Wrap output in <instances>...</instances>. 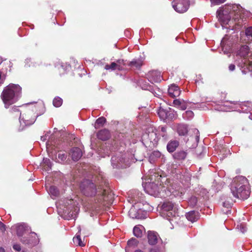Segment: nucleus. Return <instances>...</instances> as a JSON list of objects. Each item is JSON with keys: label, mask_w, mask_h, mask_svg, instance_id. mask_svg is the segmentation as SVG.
I'll use <instances>...</instances> for the list:
<instances>
[{"label": "nucleus", "mask_w": 252, "mask_h": 252, "mask_svg": "<svg viewBox=\"0 0 252 252\" xmlns=\"http://www.w3.org/2000/svg\"><path fill=\"white\" fill-rule=\"evenodd\" d=\"M241 7L238 5H225L217 12L220 21L223 26L228 25L226 28L235 29L242 26L245 20L242 17Z\"/></svg>", "instance_id": "nucleus-1"}, {"label": "nucleus", "mask_w": 252, "mask_h": 252, "mask_svg": "<svg viewBox=\"0 0 252 252\" xmlns=\"http://www.w3.org/2000/svg\"><path fill=\"white\" fill-rule=\"evenodd\" d=\"M230 189L235 197L243 200L247 199L250 194L248 181L244 176L236 177L231 184Z\"/></svg>", "instance_id": "nucleus-2"}, {"label": "nucleus", "mask_w": 252, "mask_h": 252, "mask_svg": "<svg viewBox=\"0 0 252 252\" xmlns=\"http://www.w3.org/2000/svg\"><path fill=\"white\" fill-rule=\"evenodd\" d=\"M80 187L82 193L86 196L97 195V201L99 202L107 201L111 198L112 195L107 194L105 189L99 188L96 189L94 184L89 180L83 181L81 183Z\"/></svg>", "instance_id": "nucleus-3"}, {"label": "nucleus", "mask_w": 252, "mask_h": 252, "mask_svg": "<svg viewBox=\"0 0 252 252\" xmlns=\"http://www.w3.org/2000/svg\"><path fill=\"white\" fill-rule=\"evenodd\" d=\"M21 92L22 88L19 85L13 84H9L3 89L1 97L6 108L15 102V98L20 95Z\"/></svg>", "instance_id": "nucleus-4"}, {"label": "nucleus", "mask_w": 252, "mask_h": 252, "mask_svg": "<svg viewBox=\"0 0 252 252\" xmlns=\"http://www.w3.org/2000/svg\"><path fill=\"white\" fill-rule=\"evenodd\" d=\"M59 140H51L46 143V148L48 154L53 159L59 162L65 160L67 156L63 151H61Z\"/></svg>", "instance_id": "nucleus-5"}, {"label": "nucleus", "mask_w": 252, "mask_h": 252, "mask_svg": "<svg viewBox=\"0 0 252 252\" xmlns=\"http://www.w3.org/2000/svg\"><path fill=\"white\" fill-rule=\"evenodd\" d=\"M78 204L76 200L66 199L60 203V209L67 219H75L79 211Z\"/></svg>", "instance_id": "nucleus-6"}, {"label": "nucleus", "mask_w": 252, "mask_h": 252, "mask_svg": "<svg viewBox=\"0 0 252 252\" xmlns=\"http://www.w3.org/2000/svg\"><path fill=\"white\" fill-rule=\"evenodd\" d=\"M161 215L170 221H176L177 217L179 216L177 205L169 201L164 202L162 205Z\"/></svg>", "instance_id": "nucleus-7"}, {"label": "nucleus", "mask_w": 252, "mask_h": 252, "mask_svg": "<svg viewBox=\"0 0 252 252\" xmlns=\"http://www.w3.org/2000/svg\"><path fill=\"white\" fill-rule=\"evenodd\" d=\"M38 116L34 111H22L19 117V130H23L26 126L33 124Z\"/></svg>", "instance_id": "nucleus-8"}, {"label": "nucleus", "mask_w": 252, "mask_h": 252, "mask_svg": "<svg viewBox=\"0 0 252 252\" xmlns=\"http://www.w3.org/2000/svg\"><path fill=\"white\" fill-rule=\"evenodd\" d=\"M238 54L244 58L248 57V59L245 60L244 62L245 66L249 71H252V53L250 52L248 46H242L238 51Z\"/></svg>", "instance_id": "nucleus-9"}, {"label": "nucleus", "mask_w": 252, "mask_h": 252, "mask_svg": "<svg viewBox=\"0 0 252 252\" xmlns=\"http://www.w3.org/2000/svg\"><path fill=\"white\" fill-rule=\"evenodd\" d=\"M125 155L119 153L111 158L113 168H126L129 166L128 160L125 159Z\"/></svg>", "instance_id": "nucleus-10"}, {"label": "nucleus", "mask_w": 252, "mask_h": 252, "mask_svg": "<svg viewBox=\"0 0 252 252\" xmlns=\"http://www.w3.org/2000/svg\"><path fill=\"white\" fill-rule=\"evenodd\" d=\"M172 4L175 10L179 13L187 11L189 5V0H174Z\"/></svg>", "instance_id": "nucleus-11"}, {"label": "nucleus", "mask_w": 252, "mask_h": 252, "mask_svg": "<svg viewBox=\"0 0 252 252\" xmlns=\"http://www.w3.org/2000/svg\"><path fill=\"white\" fill-rule=\"evenodd\" d=\"M158 136V133L152 129L151 131H149L148 133L143 135V139L145 140L148 139L150 143H152V146H155L158 144L159 140Z\"/></svg>", "instance_id": "nucleus-12"}, {"label": "nucleus", "mask_w": 252, "mask_h": 252, "mask_svg": "<svg viewBox=\"0 0 252 252\" xmlns=\"http://www.w3.org/2000/svg\"><path fill=\"white\" fill-rule=\"evenodd\" d=\"M160 119L167 122L176 117V111H158Z\"/></svg>", "instance_id": "nucleus-13"}, {"label": "nucleus", "mask_w": 252, "mask_h": 252, "mask_svg": "<svg viewBox=\"0 0 252 252\" xmlns=\"http://www.w3.org/2000/svg\"><path fill=\"white\" fill-rule=\"evenodd\" d=\"M149 80L152 83H159L161 81L162 76L161 72L158 70H152L148 72Z\"/></svg>", "instance_id": "nucleus-14"}, {"label": "nucleus", "mask_w": 252, "mask_h": 252, "mask_svg": "<svg viewBox=\"0 0 252 252\" xmlns=\"http://www.w3.org/2000/svg\"><path fill=\"white\" fill-rule=\"evenodd\" d=\"M146 190L148 193L154 196H158L160 192L159 187L154 182L149 183Z\"/></svg>", "instance_id": "nucleus-15"}, {"label": "nucleus", "mask_w": 252, "mask_h": 252, "mask_svg": "<svg viewBox=\"0 0 252 252\" xmlns=\"http://www.w3.org/2000/svg\"><path fill=\"white\" fill-rule=\"evenodd\" d=\"M181 90L178 86L175 84L171 85L168 88L169 95L172 98L179 96L181 94Z\"/></svg>", "instance_id": "nucleus-16"}, {"label": "nucleus", "mask_w": 252, "mask_h": 252, "mask_svg": "<svg viewBox=\"0 0 252 252\" xmlns=\"http://www.w3.org/2000/svg\"><path fill=\"white\" fill-rule=\"evenodd\" d=\"M69 154L74 161L79 160L82 156L81 150L77 147L73 148Z\"/></svg>", "instance_id": "nucleus-17"}, {"label": "nucleus", "mask_w": 252, "mask_h": 252, "mask_svg": "<svg viewBox=\"0 0 252 252\" xmlns=\"http://www.w3.org/2000/svg\"><path fill=\"white\" fill-rule=\"evenodd\" d=\"M13 227L16 229L17 234L19 236H22L28 229V226L25 223L18 224Z\"/></svg>", "instance_id": "nucleus-18"}, {"label": "nucleus", "mask_w": 252, "mask_h": 252, "mask_svg": "<svg viewBox=\"0 0 252 252\" xmlns=\"http://www.w3.org/2000/svg\"><path fill=\"white\" fill-rule=\"evenodd\" d=\"M158 235L153 231H149L148 233V239L149 244L154 245L158 242Z\"/></svg>", "instance_id": "nucleus-19"}, {"label": "nucleus", "mask_w": 252, "mask_h": 252, "mask_svg": "<svg viewBox=\"0 0 252 252\" xmlns=\"http://www.w3.org/2000/svg\"><path fill=\"white\" fill-rule=\"evenodd\" d=\"M31 237H32L33 239L27 240H25V238H23L21 239V241L23 243L29 244H31L32 246H34L38 243V238H37L36 233L34 232L31 233Z\"/></svg>", "instance_id": "nucleus-20"}, {"label": "nucleus", "mask_w": 252, "mask_h": 252, "mask_svg": "<svg viewBox=\"0 0 252 252\" xmlns=\"http://www.w3.org/2000/svg\"><path fill=\"white\" fill-rule=\"evenodd\" d=\"M186 217L189 221L194 222L199 219V216L198 212L192 211L187 213Z\"/></svg>", "instance_id": "nucleus-21"}, {"label": "nucleus", "mask_w": 252, "mask_h": 252, "mask_svg": "<svg viewBox=\"0 0 252 252\" xmlns=\"http://www.w3.org/2000/svg\"><path fill=\"white\" fill-rule=\"evenodd\" d=\"M109 137V131L106 129L100 130L97 133L98 138L103 141L107 140Z\"/></svg>", "instance_id": "nucleus-22"}, {"label": "nucleus", "mask_w": 252, "mask_h": 252, "mask_svg": "<svg viewBox=\"0 0 252 252\" xmlns=\"http://www.w3.org/2000/svg\"><path fill=\"white\" fill-rule=\"evenodd\" d=\"M187 155V153L183 150L178 151L175 152L173 156L174 159L178 160H184Z\"/></svg>", "instance_id": "nucleus-23"}, {"label": "nucleus", "mask_w": 252, "mask_h": 252, "mask_svg": "<svg viewBox=\"0 0 252 252\" xmlns=\"http://www.w3.org/2000/svg\"><path fill=\"white\" fill-rule=\"evenodd\" d=\"M179 146L177 140H171L167 145V150L170 153L173 152Z\"/></svg>", "instance_id": "nucleus-24"}, {"label": "nucleus", "mask_w": 252, "mask_h": 252, "mask_svg": "<svg viewBox=\"0 0 252 252\" xmlns=\"http://www.w3.org/2000/svg\"><path fill=\"white\" fill-rule=\"evenodd\" d=\"M41 166L44 170L48 171L51 169L52 163L49 159L44 158Z\"/></svg>", "instance_id": "nucleus-25"}, {"label": "nucleus", "mask_w": 252, "mask_h": 252, "mask_svg": "<svg viewBox=\"0 0 252 252\" xmlns=\"http://www.w3.org/2000/svg\"><path fill=\"white\" fill-rule=\"evenodd\" d=\"M161 154L158 151L153 152L149 156V161L151 163H154L156 160L160 158Z\"/></svg>", "instance_id": "nucleus-26"}, {"label": "nucleus", "mask_w": 252, "mask_h": 252, "mask_svg": "<svg viewBox=\"0 0 252 252\" xmlns=\"http://www.w3.org/2000/svg\"><path fill=\"white\" fill-rule=\"evenodd\" d=\"M177 132L180 135H185L188 132L187 126L184 124H179L177 128Z\"/></svg>", "instance_id": "nucleus-27"}, {"label": "nucleus", "mask_w": 252, "mask_h": 252, "mask_svg": "<svg viewBox=\"0 0 252 252\" xmlns=\"http://www.w3.org/2000/svg\"><path fill=\"white\" fill-rule=\"evenodd\" d=\"M166 189L170 193L175 196L178 194L176 191L179 190L180 188L175 185L170 184L169 185H167Z\"/></svg>", "instance_id": "nucleus-28"}, {"label": "nucleus", "mask_w": 252, "mask_h": 252, "mask_svg": "<svg viewBox=\"0 0 252 252\" xmlns=\"http://www.w3.org/2000/svg\"><path fill=\"white\" fill-rule=\"evenodd\" d=\"M142 62L140 60H134L128 63V66L136 69H139L142 65Z\"/></svg>", "instance_id": "nucleus-29"}, {"label": "nucleus", "mask_w": 252, "mask_h": 252, "mask_svg": "<svg viewBox=\"0 0 252 252\" xmlns=\"http://www.w3.org/2000/svg\"><path fill=\"white\" fill-rule=\"evenodd\" d=\"M73 243L75 245L83 247L85 245L84 243L82 241L80 234L78 233L73 239Z\"/></svg>", "instance_id": "nucleus-30"}, {"label": "nucleus", "mask_w": 252, "mask_h": 252, "mask_svg": "<svg viewBox=\"0 0 252 252\" xmlns=\"http://www.w3.org/2000/svg\"><path fill=\"white\" fill-rule=\"evenodd\" d=\"M115 63L117 64V70H122L126 65L125 61L123 59L116 60Z\"/></svg>", "instance_id": "nucleus-31"}, {"label": "nucleus", "mask_w": 252, "mask_h": 252, "mask_svg": "<svg viewBox=\"0 0 252 252\" xmlns=\"http://www.w3.org/2000/svg\"><path fill=\"white\" fill-rule=\"evenodd\" d=\"M158 135H160L162 137V141L165 142L168 138V135L166 133V129L165 127L162 126L160 129V133Z\"/></svg>", "instance_id": "nucleus-32"}, {"label": "nucleus", "mask_w": 252, "mask_h": 252, "mask_svg": "<svg viewBox=\"0 0 252 252\" xmlns=\"http://www.w3.org/2000/svg\"><path fill=\"white\" fill-rule=\"evenodd\" d=\"M182 116L184 119L189 120L193 117L194 114L193 111H184L182 114Z\"/></svg>", "instance_id": "nucleus-33"}, {"label": "nucleus", "mask_w": 252, "mask_h": 252, "mask_svg": "<svg viewBox=\"0 0 252 252\" xmlns=\"http://www.w3.org/2000/svg\"><path fill=\"white\" fill-rule=\"evenodd\" d=\"M63 104V99L59 97L56 96L53 100V104L56 107H60Z\"/></svg>", "instance_id": "nucleus-34"}, {"label": "nucleus", "mask_w": 252, "mask_h": 252, "mask_svg": "<svg viewBox=\"0 0 252 252\" xmlns=\"http://www.w3.org/2000/svg\"><path fill=\"white\" fill-rule=\"evenodd\" d=\"M133 234L137 237H141L142 236V231L140 226H135L133 230Z\"/></svg>", "instance_id": "nucleus-35"}, {"label": "nucleus", "mask_w": 252, "mask_h": 252, "mask_svg": "<svg viewBox=\"0 0 252 252\" xmlns=\"http://www.w3.org/2000/svg\"><path fill=\"white\" fill-rule=\"evenodd\" d=\"M49 193L53 196L56 197L59 194V192L58 189L55 186H51L49 189Z\"/></svg>", "instance_id": "nucleus-36"}, {"label": "nucleus", "mask_w": 252, "mask_h": 252, "mask_svg": "<svg viewBox=\"0 0 252 252\" xmlns=\"http://www.w3.org/2000/svg\"><path fill=\"white\" fill-rule=\"evenodd\" d=\"M104 68L106 70H115L117 69V64H116L115 62H112L110 64H106Z\"/></svg>", "instance_id": "nucleus-37"}, {"label": "nucleus", "mask_w": 252, "mask_h": 252, "mask_svg": "<svg viewBox=\"0 0 252 252\" xmlns=\"http://www.w3.org/2000/svg\"><path fill=\"white\" fill-rule=\"evenodd\" d=\"M106 119L104 117H101L99 118L96 121L95 123V127H99L100 126H102L105 123Z\"/></svg>", "instance_id": "nucleus-38"}, {"label": "nucleus", "mask_w": 252, "mask_h": 252, "mask_svg": "<svg viewBox=\"0 0 252 252\" xmlns=\"http://www.w3.org/2000/svg\"><path fill=\"white\" fill-rule=\"evenodd\" d=\"M245 107H247V108H246L245 110H247L248 109H252V103L251 102L247 101V102H244L241 104V108L242 109H244Z\"/></svg>", "instance_id": "nucleus-39"}, {"label": "nucleus", "mask_w": 252, "mask_h": 252, "mask_svg": "<svg viewBox=\"0 0 252 252\" xmlns=\"http://www.w3.org/2000/svg\"><path fill=\"white\" fill-rule=\"evenodd\" d=\"M245 33L249 39L252 41V27L247 28Z\"/></svg>", "instance_id": "nucleus-40"}, {"label": "nucleus", "mask_w": 252, "mask_h": 252, "mask_svg": "<svg viewBox=\"0 0 252 252\" xmlns=\"http://www.w3.org/2000/svg\"><path fill=\"white\" fill-rule=\"evenodd\" d=\"M231 204L232 203H227V202H224L223 203V206L225 207V208H226V210H222V211L225 214H228V213H230V211L229 210V209L230 208H231Z\"/></svg>", "instance_id": "nucleus-41"}, {"label": "nucleus", "mask_w": 252, "mask_h": 252, "mask_svg": "<svg viewBox=\"0 0 252 252\" xmlns=\"http://www.w3.org/2000/svg\"><path fill=\"white\" fill-rule=\"evenodd\" d=\"M138 244L137 240L135 238H132L127 242V245L129 247H131L133 246H136Z\"/></svg>", "instance_id": "nucleus-42"}, {"label": "nucleus", "mask_w": 252, "mask_h": 252, "mask_svg": "<svg viewBox=\"0 0 252 252\" xmlns=\"http://www.w3.org/2000/svg\"><path fill=\"white\" fill-rule=\"evenodd\" d=\"M197 202V199L195 196L191 197L189 200V203L190 205L194 206H195Z\"/></svg>", "instance_id": "nucleus-43"}, {"label": "nucleus", "mask_w": 252, "mask_h": 252, "mask_svg": "<svg viewBox=\"0 0 252 252\" xmlns=\"http://www.w3.org/2000/svg\"><path fill=\"white\" fill-rule=\"evenodd\" d=\"M237 228L240 230V231L244 233L246 231V227L244 224L243 223H240L239 224H238Z\"/></svg>", "instance_id": "nucleus-44"}, {"label": "nucleus", "mask_w": 252, "mask_h": 252, "mask_svg": "<svg viewBox=\"0 0 252 252\" xmlns=\"http://www.w3.org/2000/svg\"><path fill=\"white\" fill-rule=\"evenodd\" d=\"M193 132L195 135V139L196 142L198 143L199 141V132L198 130L197 129H194Z\"/></svg>", "instance_id": "nucleus-45"}, {"label": "nucleus", "mask_w": 252, "mask_h": 252, "mask_svg": "<svg viewBox=\"0 0 252 252\" xmlns=\"http://www.w3.org/2000/svg\"><path fill=\"white\" fill-rule=\"evenodd\" d=\"M183 100H181L179 99H175L173 101V104L175 106H180V105L182 104V102H183Z\"/></svg>", "instance_id": "nucleus-46"}, {"label": "nucleus", "mask_w": 252, "mask_h": 252, "mask_svg": "<svg viewBox=\"0 0 252 252\" xmlns=\"http://www.w3.org/2000/svg\"><path fill=\"white\" fill-rule=\"evenodd\" d=\"M135 207L134 206H133L130 209V211H129V215L130 216V217L132 218H138V216H133L132 215V214L135 212Z\"/></svg>", "instance_id": "nucleus-47"}, {"label": "nucleus", "mask_w": 252, "mask_h": 252, "mask_svg": "<svg viewBox=\"0 0 252 252\" xmlns=\"http://www.w3.org/2000/svg\"><path fill=\"white\" fill-rule=\"evenodd\" d=\"M212 3L215 4H220L223 3L226 0H210Z\"/></svg>", "instance_id": "nucleus-48"}, {"label": "nucleus", "mask_w": 252, "mask_h": 252, "mask_svg": "<svg viewBox=\"0 0 252 252\" xmlns=\"http://www.w3.org/2000/svg\"><path fill=\"white\" fill-rule=\"evenodd\" d=\"M180 108L182 110H185L187 108V104L184 100L180 105Z\"/></svg>", "instance_id": "nucleus-49"}, {"label": "nucleus", "mask_w": 252, "mask_h": 252, "mask_svg": "<svg viewBox=\"0 0 252 252\" xmlns=\"http://www.w3.org/2000/svg\"><path fill=\"white\" fill-rule=\"evenodd\" d=\"M13 249L17 251H20L21 250V247L18 244H15L13 246Z\"/></svg>", "instance_id": "nucleus-50"}, {"label": "nucleus", "mask_w": 252, "mask_h": 252, "mask_svg": "<svg viewBox=\"0 0 252 252\" xmlns=\"http://www.w3.org/2000/svg\"><path fill=\"white\" fill-rule=\"evenodd\" d=\"M150 252H164L160 250L158 248H154L150 250Z\"/></svg>", "instance_id": "nucleus-51"}, {"label": "nucleus", "mask_w": 252, "mask_h": 252, "mask_svg": "<svg viewBox=\"0 0 252 252\" xmlns=\"http://www.w3.org/2000/svg\"><path fill=\"white\" fill-rule=\"evenodd\" d=\"M228 68L230 71H233L235 68V65L234 64H230L229 65Z\"/></svg>", "instance_id": "nucleus-52"}, {"label": "nucleus", "mask_w": 252, "mask_h": 252, "mask_svg": "<svg viewBox=\"0 0 252 252\" xmlns=\"http://www.w3.org/2000/svg\"><path fill=\"white\" fill-rule=\"evenodd\" d=\"M5 230V225L1 222H0V230L4 231Z\"/></svg>", "instance_id": "nucleus-53"}, {"label": "nucleus", "mask_w": 252, "mask_h": 252, "mask_svg": "<svg viewBox=\"0 0 252 252\" xmlns=\"http://www.w3.org/2000/svg\"><path fill=\"white\" fill-rule=\"evenodd\" d=\"M5 75L1 71H0V80L5 78Z\"/></svg>", "instance_id": "nucleus-54"}, {"label": "nucleus", "mask_w": 252, "mask_h": 252, "mask_svg": "<svg viewBox=\"0 0 252 252\" xmlns=\"http://www.w3.org/2000/svg\"><path fill=\"white\" fill-rule=\"evenodd\" d=\"M47 134H45L44 136H41V140H42L43 141H45L47 139Z\"/></svg>", "instance_id": "nucleus-55"}, {"label": "nucleus", "mask_w": 252, "mask_h": 252, "mask_svg": "<svg viewBox=\"0 0 252 252\" xmlns=\"http://www.w3.org/2000/svg\"><path fill=\"white\" fill-rule=\"evenodd\" d=\"M0 252H4V250L2 248H0Z\"/></svg>", "instance_id": "nucleus-56"}, {"label": "nucleus", "mask_w": 252, "mask_h": 252, "mask_svg": "<svg viewBox=\"0 0 252 252\" xmlns=\"http://www.w3.org/2000/svg\"><path fill=\"white\" fill-rule=\"evenodd\" d=\"M134 252H143L141 250H136Z\"/></svg>", "instance_id": "nucleus-57"}, {"label": "nucleus", "mask_w": 252, "mask_h": 252, "mask_svg": "<svg viewBox=\"0 0 252 252\" xmlns=\"http://www.w3.org/2000/svg\"><path fill=\"white\" fill-rule=\"evenodd\" d=\"M249 118L252 120V114H251V115L249 116Z\"/></svg>", "instance_id": "nucleus-58"}, {"label": "nucleus", "mask_w": 252, "mask_h": 252, "mask_svg": "<svg viewBox=\"0 0 252 252\" xmlns=\"http://www.w3.org/2000/svg\"><path fill=\"white\" fill-rule=\"evenodd\" d=\"M158 110H162V111H163L164 110L163 109L161 108V107H160V108Z\"/></svg>", "instance_id": "nucleus-59"}]
</instances>
